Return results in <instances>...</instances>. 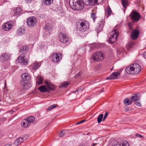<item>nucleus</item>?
Returning <instances> with one entry per match:
<instances>
[{
	"label": "nucleus",
	"instance_id": "44",
	"mask_svg": "<svg viewBox=\"0 0 146 146\" xmlns=\"http://www.w3.org/2000/svg\"><path fill=\"white\" fill-rule=\"evenodd\" d=\"M85 121V120H82V121H79V122L77 123H76V125H77L79 124L80 123H82L83 122H84Z\"/></svg>",
	"mask_w": 146,
	"mask_h": 146
},
{
	"label": "nucleus",
	"instance_id": "13",
	"mask_svg": "<svg viewBox=\"0 0 146 146\" xmlns=\"http://www.w3.org/2000/svg\"><path fill=\"white\" fill-rule=\"evenodd\" d=\"M13 25L10 22H8L5 23L3 26V30L5 31H7L10 30L13 27Z\"/></svg>",
	"mask_w": 146,
	"mask_h": 146
},
{
	"label": "nucleus",
	"instance_id": "29",
	"mask_svg": "<svg viewBox=\"0 0 146 146\" xmlns=\"http://www.w3.org/2000/svg\"><path fill=\"white\" fill-rule=\"evenodd\" d=\"M44 28L46 31L51 30L52 29L51 25L49 24H46L44 27Z\"/></svg>",
	"mask_w": 146,
	"mask_h": 146
},
{
	"label": "nucleus",
	"instance_id": "56",
	"mask_svg": "<svg viewBox=\"0 0 146 146\" xmlns=\"http://www.w3.org/2000/svg\"><path fill=\"white\" fill-rule=\"evenodd\" d=\"M113 67L112 68L110 69V70H112V69H113Z\"/></svg>",
	"mask_w": 146,
	"mask_h": 146
},
{
	"label": "nucleus",
	"instance_id": "26",
	"mask_svg": "<svg viewBox=\"0 0 146 146\" xmlns=\"http://www.w3.org/2000/svg\"><path fill=\"white\" fill-rule=\"evenodd\" d=\"M24 141L23 137H19L14 142V144L15 145H17L23 142Z\"/></svg>",
	"mask_w": 146,
	"mask_h": 146
},
{
	"label": "nucleus",
	"instance_id": "8",
	"mask_svg": "<svg viewBox=\"0 0 146 146\" xmlns=\"http://www.w3.org/2000/svg\"><path fill=\"white\" fill-rule=\"evenodd\" d=\"M59 40L60 42L63 43L69 42L70 38L68 36L62 33H60L59 35Z\"/></svg>",
	"mask_w": 146,
	"mask_h": 146
},
{
	"label": "nucleus",
	"instance_id": "58",
	"mask_svg": "<svg viewBox=\"0 0 146 146\" xmlns=\"http://www.w3.org/2000/svg\"><path fill=\"white\" fill-rule=\"evenodd\" d=\"M49 34H50V32H49Z\"/></svg>",
	"mask_w": 146,
	"mask_h": 146
},
{
	"label": "nucleus",
	"instance_id": "5",
	"mask_svg": "<svg viewBox=\"0 0 146 146\" xmlns=\"http://www.w3.org/2000/svg\"><path fill=\"white\" fill-rule=\"evenodd\" d=\"M130 16L131 19L134 22H137L141 17L139 13L134 10L131 12Z\"/></svg>",
	"mask_w": 146,
	"mask_h": 146
},
{
	"label": "nucleus",
	"instance_id": "1",
	"mask_svg": "<svg viewBox=\"0 0 146 146\" xmlns=\"http://www.w3.org/2000/svg\"><path fill=\"white\" fill-rule=\"evenodd\" d=\"M126 72L129 74H136L141 71V67L137 63L132 64L127 67L125 69Z\"/></svg>",
	"mask_w": 146,
	"mask_h": 146
},
{
	"label": "nucleus",
	"instance_id": "18",
	"mask_svg": "<svg viewBox=\"0 0 146 146\" xmlns=\"http://www.w3.org/2000/svg\"><path fill=\"white\" fill-rule=\"evenodd\" d=\"M21 77L22 79V81H29L30 79V76L27 73H25L22 74Z\"/></svg>",
	"mask_w": 146,
	"mask_h": 146
},
{
	"label": "nucleus",
	"instance_id": "30",
	"mask_svg": "<svg viewBox=\"0 0 146 146\" xmlns=\"http://www.w3.org/2000/svg\"><path fill=\"white\" fill-rule=\"evenodd\" d=\"M29 122L30 124V123L33 122L35 120V118L33 116H30L28 117L27 119H26Z\"/></svg>",
	"mask_w": 146,
	"mask_h": 146
},
{
	"label": "nucleus",
	"instance_id": "38",
	"mask_svg": "<svg viewBox=\"0 0 146 146\" xmlns=\"http://www.w3.org/2000/svg\"><path fill=\"white\" fill-rule=\"evenodd\" d=\"M56 107V104H53L52 105L50 106L48 108V111H50L53 108H55Z\"/></svg>",
	"mask_w": 146,
	"mask_h": 146
},
{
	"label": "nucleus",
	"instance_id": "14",
	"mask_svg": "<svg viewBox=\"0 0 146 146\" xmlns=\"http://www.w3.org/2000/svg\"><path fill=\"white\" fill-rule=\"evenodd\" d=\"M139 32L138 29L133 30L132 32L131 38L133 40H135L139 37Z\"/></svg>",
	"mask_w": 146,
	"mask_h": 146
},
{
	"label": "nucleus",
	"instance_id": "39",
	"mask_svg": "<svg viewBox=\"0 0 146 146\" xmlns=\"http://www.w3.org/2000/svg\"><path fill=\"white\" fill-rule=\"evenodd\" d=\"M135 103L136 106H138L141 107V104L140 103V101L139 99L135 102Z\"/></svg>",
	"mask_w": 146,
	"mask_h": 146
},
{
	"label": "nucleus",
	"instance_id": "47",
	"mask_svg": "<svg viewBox=\"0 0 146 146\" xmlns=\"http://www.w3.org/2000/svg\"><path fill=\"white\" fill-rule=\"evenodd\" d=\"M136 135L137 136V137H143V136L142 135H139L138 134H137Z\"/></svg>",
	"mask_w": 146,
	"mask_h": 146
},
{
	"label": "nucleus",
	"instance_id": "25",
	"mask_svg": "<svg viewBox=\"0 0 146 146\" xmlns=\"http://www.w3.org/2000/svg\"><path fill=\"white\" fill-rule=\"evenodd\" d=\"M21 125L24 127H27L30 125L28 121L26 119H24L21 122Z\"/></svg>",
	"mask_w": 146,
	"mask_h": 146
},
{
	"label": "nucleus",
	"instance_id": "40",
	"mask_svg": "<svg viewBox=\"0 0 146 146\" xmlns=\"http://www.w3.org/2000/svg\"><path fill=\"white\" fill-rule=\"evenodd\" d=\"M66 130H63L60 132L58 135L59 137H62L66 133Z\"/></svg>",
	"mask_w": 146,
	"mask_h": 146
},
{
	"label": "nucleus",
	"instance_id": "32",
	"mask_svg": "<svg viewBox=\"0 0 146 146\" xmlns=\"http://www.w3.org/2000/svg\"><path fill=\"white\" fill-rule=\"evenodd\" d=\"M21 11V9L20 8H17L15 10H13V12L15 13L14 15H17Z\"/></svg>",
	"mask_w": 146,
	"mask_h": 146
},
{
	"label": "nucleus",
	"instance_id": "57",
	"mask_svg": "<svg viewBox=\"0 0 146 146\" xmlns=\"http://www.w3.org/2000/svg\"><path fill=\"white\" fill-rule=\"evenodd\" d=\"M42 45H41L40 46V47H41Z\"/></svg>",
	"mask_w": 146,
	"mask_h": 146
},
{
	"label": "nucleus",
	"instance_id": "9",
	"mask_svg": "<svg viewBox=\"0 0 146 146\" xmlns=\"http://www.w3.org/2000/svg\"><path fill=\"white\" fill-rule=\"evenodd\" d=\"M52 61L56 63L59 61L62 58V54L60 53H56L52 56Z\"/></svg>",
	"mask_w": 146,
	"mask_h": 146
},
{
	"label": "nucleus",
	"instance_id": "42",
	"mask_svg": "<svg viewBox=\"0 0 146 146\" xmlns=\"http://www.w3.org/2000/svg\"><path fill=\"white\" fill-rule=\"evenodd\" d=\"M82 73L81 72H80L78 73L75 76L76 78H78L79 77L81 76V74H82Z\"/></svg>",
	"mask_w": 146,
	"mask_h": 146
},
{
	"label": "nucleus",
	"instance_id": "20",
	"mask_svg": "<svg viewBox=\"0 0 146 146\" xmlns=\"http://www.w3.org/2000/svg\"><path fill=\"white\" fill-rule=\"evenodd\" d=\"M38 90L42 92H47L50 93V91L44 85L41 86L38 88Z\"/></svg>",
	"mask_w": 146,
	"mask_h": 146
},
{
	"label": "nucleus",
	"instance_id": "7",
	"mask_svg": "<svg viewBox=\"0 0 146 146\" xmlns=\"http://www.w3.org/2000/svg\"><path fill=\"white\" fill-rule=\"evenodd\" d=\"M117 30L115 29L110 33V36L109 38V40L111 43L114 42L116 40L117 36Z\"/></svg>",
	"mask_w": 146,
	"mask_h": 146
},
{
	"label": "nucleus",
	"instance_id": "41",
	"mask_svg": "<svg viewBox=\"0 0 146 146\" xmlns=\"http://www.w3.org/2000/svg\"><path fill=\"white\" fill-rule=\"evenodd\" d=\"M91 17L93 20L95 21L96 19V13H92L91 14Z\"/></svg>",
	"mask_w": 146,
	"mask_h": 146
},
{
	"label": "nucleus",
	"instance_id": "2",
	"mask_svg": "<svg viewBox=\"0 0 146 146\" xmlns=\"http://www.w3.org/2000/svg\"><path fill=\"white\" fill-rule=\"evenodd\" d=\"M69 3L70 7L76 10H80L84 7V2L83 0H69Z\"/></svg>",
	"mask_w": 146,
	"mask_h": 146
},
{
	"label": "nucleus",
	"instance_id": "3",
	"mask_svg": "<svg viewBox=\"0 0 146 146\" xmlns=\"http://www.w3.org/2000/svg\"><path fill=\"white\" fill-rule=\"evenodd\" d=\"M106 56L105 53L98 51L94 53L91 57V60L95 62H100L103 61Z\"/></svg>",
	"mask_w": 146,
	"mask_h": 146
},
{
	"label": "nucleus",
	"instance_id": "17",
	"mask_svg": "<svg viewBox=\"0 0 146 146\" xmlns=\"http://www.w3.org/2000/svg\"><path fill=\"white\" fill-rule=\"evenodd\" d=\"M102 0H86V3L87 5H92L95 3H101Z\"/></svg>",
	"mask_w": 146,
	"mask_h": 146
},
{
	"label": "nucleus",
	"instance_id": "4",
	"mask_svg": "<svg viewBox=\"0 0 146 146\" xmlns=\"http://www.w3.org/2000/svg\"><path fill=\"white\" fill-rule=\"evenodd\" d=\"M80 24L81 30L83 31H84L88 30L89 27V22L84 20H82L79 22Z\"/></svg>",
	"mask_w": 146,
	"mask_h": 146
},
{
	"label": "nucleus",
	"instance_id": "53",
	"mask_svg": "<svg viewBox=\"0 0 146 146\" xmlns=\"http://www.w3.org/2000/svg\"><path fill=\"white\" fill-rule=\"evenodd\" d=\"M12 112V113H14V111H13V110H10V111H9V112Z\"/></svg>",
	"mask_w": 146,
	"mask_h": 146
},
{
	"label": "nucleus",
	"instance_id": "16",
	"mask_svg": "<svg viewBox=\"0 0 146 146\" xmlns=\"http://www.w3.org/2000/svg\"><path fill=\"white\" fill-rule=\"evenodd\" d=\"M45 84L46 85L47 89L49 90L53 91L55 89V87L54 85L52 83L48 81L47 80H45L44 81Z\"/></svg>",
	"mask_w": 146,
	"mask_h": 146
},
{
	"label": "nucleus",
	"instance_id": "49",
	"mask_svg": "<svg viewBox=\"0 0 146 146\" xmlns=\"http://www.w3.org/2000/svg\"><path fill=\"white\" fill-rule=\"evenodd\" d=\"M32 0H26L27 2V3L30 2Z\"/></svg>",
	"mask_w": 146,
	"mask_h": 146
},
{
	"label": "nucleus",
	"instance_id": "21",
	"mask_svg": "<svg viewBox=\"0 0 146 146\" xmlns=\"http://www.w3.org/2000/svg\"><path fill=\"white\" fill-rule=\"evenodd\" d=\"M41 65L40 63H39L37 62H35L31 65L32 69L34 70H36L37 68L39 67Z\"/></svg>",
	"mask_w": 146,
	"mask_h": 146
},
{
	"label": "nucleus",
	"instance_id": "51",
	"mask_svg": "<svg viewBox=\"0 0 146 146\" xmlns=\"http://www.w3.org/2000/svg\"><path fill=\"white\" fill-rule=\"evenodd\" d=\"M129 110V108L128 107H127V108L125 110V112H127Z\"/></svg>",
	"mask_w": 146,
	"mask_h": 146
},
{
	"label": "nucleus",
	"instance_id": "45",
	"mask_svg": "<svg viewBox=\"0 0 146 146\" xmlns=\"http://www.w3.org/2000/svg\"><path fill=\"white\" fill-rule=\"evenodd\" d=\"M128 27L129 28V29L130 30H132V27L131 26V23H129L128 24Z\"/></svg>",
	"mask_w": 146,
	"mask_h": 146
},
{
	"label": "nucleus",
	"instance_id": "22",
	"mask_svg": "<svg viewBox=\"0 0 146 146\" xmlns=\"http://www.w3.org/2000/svg\"><path fill=\"white\" fill-rule=\"evenodd\" d=\"M25 31V28L22 27L19 29L17 30L18 34L19 35H22Z\"/></svg>",
	"mask_w": 146,
	"mask_h": 146
},
{
	"label": "nucleus",
	"instance_id": "46",
	"mask_svg": "<svg viewBox=\"0 0 146 146\" xmlns=\"http://www.w3.org/2000/svg\"><path fill=\"white\" fill-rule=\"evenodd\" d=\"M108 113L107 112H106L104 115V117L106 119V118L108 116Z\"/></svg>",
	"mask_w": 146,
	"mask_h": 146
},
{
	"label": "nucleus",
	"instance_id": "43",
	"mask_svg": "<svg viewBox=\"0 0 146 146\" xmlns=\"http://www.w3.org/2000/svg\"><path fill=\"white\" fill-rule=\"evenodd\" d=\"M100 145V143L99 142H96L94 143L91 146H95L96 145Z\"/></svg>",
	"mask_w": 146,
	"mask_h": 146
},
{
	"label": "nucleus",
	"instance_id": "23",
	"mask_svg": "<svg viewBox=\"0 0 146 146\" xmlns=\"http://www.w3.org/2000/svg\"><path fill=\"white\" fill-rule=\"evenodd\" d=\"M139 98L140 96L139 94H137L135 95H133V96L130 98V99L131 100L132 102L134 101L135 102L138 99H139Z\"/></svg>",
	"mask_w": 146,
	"mask_h": 146
},
{
	"label": "nucleus",
	"instance_id": "6",
	"mask_svg": "<svg viewBox=\"0 0 146 146\" xmlns=\"http://www.w3.org/2000/svg\"><path fill=\"white\" fill-rule=\"evenodd\" d=\"M27 25L29 27H33L36 26L37 23L36 18L34 17H29L27 20Z\"/></svg>",
	"mask_w": 146,
	"mask_h": 146
},
{
	"label": "nucleus",
	"instance_id": "31",
	"mask_svg": "<svg viewBox=\"0 0 146 146\" xmlns=\"http://www.w3.org/2000/svg\"><path fill=\"white\" fill-rule=\"evenodd\" d=\"M104 23L105 21L104 20H102L99 22V24L100 25L99 28L100 29V30L99 31H101L102 30V28L104 25Z\"/></svg>",
	"mask_w": 146,
	"mask_h": 146
},
{
	"label": "nucleus",
	"instance_id": "24",
	"mask_svg": "<svg viewBox=\"0 0 146 146\" xmlns=\"http://www.w3.org/2000/svg\"><path fill=\"white\" fill-rule=\"evenodd\" d=\"M36 85H39L40 84H42L43 81V78L40 76H37L36 77Z\"/></svg>",
	"mask_w": 146,
	"mask_h": 146
},
{
	"label": "nucleus",
	"instance_id": "33",
	"mask_svg": "<svg viewBox=\"0 0 146 146\" xmlns=\"http://www.w3.org/2000/svg\"><path fill=\"white\" fill-rule=\"evenodd\" d=\"M106 11L108 16H110L111 14L112 11L111 8L109 6L106 9Z\"/></svg>",
	"mask_w": 146,
	"mask_h": 146
},
{
	"label": "nucleus",
	"instance_id": "50",
	"mask_svg": "<svg viewBox=\"0 0 146 146\" xmlns=\"http://www.w3.org/2000/svg\"><path fill=\"white\" fill-rule=\"evenodd\" d=\"M133 42L130 43L129 44V46L130 47H131L132 45L133 44Z\"/></svg>",
	"mask_w": 146,
	"mask_h": 146
},
{
	"label": "nucleus",
	"instance_id": "48",
	"mask_svg": "<svg viewBox=\"0 0 146 146\" xmlns=\"http://www.w3.org/2000/svg\"><path fill=\"white\" fill-rule=\"evenodd\" d=\"M143 56L146 59V51L143 54Z\"/></svg>",
	"mask_w": 146,
	"mask_h": 146
},
{
	"label": "nucleus",
	"instance_id": "36",
	"mask_svg": "<svg viewBox=\"0 0 146 146\" xmlns=\"http://www.w3.org/2000/svg\"><path fill=\"white\" fill-rule=\"evenodd\" d=\"M28 49V47L27 46H22L20 49V51H24L25 52H27V50Z\"/></svg>",
	"mask_w": 146,
	"mask_h": 146
},
{
	"label": "nucleus",
	"instance_id": "52",
	"mask_svg": "<svg viewBox=\"0 0 146 146\" xmlns=\"http://www.w3.org/2000/svg\"><path fill=\"white\" fill-rule=\"evenodd\" d=\"M81 89H78L76 91H74V93H75L76 92H78L79 91H81Z\"/></svg>",
	"mask_w": 146,
	"mask_h": 146
},
{
	"label": "nucleus",
	"instance_id": "28",
	"mask_svg": "<svg viewBox=\"0 0 146 146\" xmlns=\"http://www.w3.org/2000/svg\"><path fill=\"white\" fill-rule=\"evenodd\" d=\"M123 103L125 105H129L131 104L132 102L131 99L129 100L128 98H126L124 100Z\"/></svg>",
	"mask_w": 146,
	"mask_h": 146
},
{
	"label": "nucleus",
	"instance_id": "35",
	"mask_svg": "<svg viewBox=\"0 0 146 146\" xmlns=\"http://www.w3.org/2000/svg\"><path fill=\"white\" fill-rule=\"evenodd\" d=\"M69 84V83L68 82H64L62 84L59 86V88H62L63 87H66L68 84Z\"/></svg>",
	"mask_w": 146,
	"mask_h": 146
},
{
	"label": "nucleus",
	"instance_id": "27",
	"mask_svg": "<svg viewBox=\"0 0 146 146\" xmlns=\"http://www.w3.org/2000/svg\"><path fill=\"white\" fill-rule=\"evenodd\" d=\"M53 2V0H42V3L46 5H48L51 4Z\"/></svg>",
	"mask_w": 146,
	"mask_h": 146
},
{
	"label": "nucleus",
	"instance_id": "19",
	"mask_svg": "<svg viewBox=\"0 0 146 146\" xmlns=\"http://www.w3.org/2000/svg\"><path fill=\"white\" fill-rule=\"evenodd\" d=\"M10 56V55L8 53L3 54L1 56L0 58L1 60L6 61L9 59Z\"/></svg>",
	"mask_w": 146,
	"mask_h": 146
},
{
	"label": "nucleus",
	"instance_id": "11",
	"mask_svg": "<svg viewBox=\"0 0 146 146\" xmlns=\"http://www.w3.org/2000/svg\"><path fill=\"white\" fill-rule=\"evenodd\" d=\"M110 146H129V144L126 141H123L121 145L116 141L114 140Z\"/></svg>",
	"mask_w": 146,
	"mask_h": 146
},
{
	"label": "nucleus",
	"instance_id": "37",
	"mask_svg": "<svg viewBox=\"0 0 146 146\" xmlns=\"http://www.w3.org/2000/svg\"><path fill=\"white\" fill-rule=\"evenodd\" d=\"M121 2L124 7L125 8L128 3L127 0H121Z\"/></svg>",
	"mask_w": 146,
	"mask_h": 146
},
{
	"label": "nucleus",
	"instance_id": "54",
	"mask_svg": "<svg viewBox=\"0 0 146 146\" xmlns=\"http://www.w3.org/2000/svg\"><path fill=\"white\" fill-rule=\"evenodd\" d=\"M5 146H11V145L9 144H7Z\"/></svg>",
	"mask_w": 146,
	"mask_h": 146
},
{
	"label": "nucleus",
	"instance_id": "55",
	"mask_svg": "<svg viewBox=\"0 0 146 146\" xmlns=\"http://www.w3.org/2000/svg\"><path fill=\"white\" fill-rule=\"evenodd\" d=\"M106 118H103V121H104L105 120V119Z\"/></svg>",
	"mask_w": 146,
	"mask_h": 146
},
{
	"label": "nucleus",
	"instance_id": "12",
	"mask_svg": "<svg viewBox=\"0 0 146 146\" xmlns=\"http://www.w3.org/2000/svg\"><path fill=\"white\" fill-rule=\"evenodd\" d=\"M120 76V73L118 72H115L112 73L109 77L106 78V80L117 79Z\"/></svg>",
	"mask_w": 146,
	"mask_h": 146
},
{
	"label": "nucleus",
	"instance_id": "10",
	"mask_svg": "<svg viewBox=\"0 0 146 146\" xmlns=\"http://www.w3.org/2000/svg\"><path fill=\"white\" fill-rule=\"evenodd\" d=\"M21 84L24 90L29 89L32 86V84L29 81H22Z\"/></svg>",
	"mask_w": 146,
	"mask_h": 146
},
{
	"label": "nucleus",
	"instance_id": "34",
	"mask_svg": "<svg viewBox=\"0 0 146 146\" xmlns=\"http://www.w3.org/2000/svg\"><path fill=\"white\" fill-rule=\"evenodd\" d=\"M103 117V114H101L98 117L97 121L98 123H100L102 121V119Z\"/></svg>",
	"mask_w": 146,
	"mask_h": 146
},
{
	"label": "nucleus",
	"instance_id": "15",
	"mask_svg": "<svg viewBox=\"0 0 146 146\" xmlns=\"http://www.w3.org/2000/svg\"><path fill=\"white\" fill-rule=\"evenodd\" d=\"M18 59L19 63H23L24 65H27L29 62L28 60L25 59V56L23 54L19 56Z\"/></svg>",
	"mask_w": 146,
	"mask_h": 146
}]
</instances>
